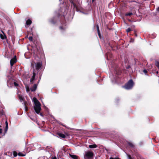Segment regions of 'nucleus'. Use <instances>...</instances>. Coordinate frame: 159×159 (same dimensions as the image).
Here are the masks:
<instances>
[{
    "label": "nucleus",
    "mask_w": 159,
    "mask_h": 159,
    "mask_svg": "<svg viewBox=\"0 0 159 159\" xmlns=\"http://www.w3.org/2000/svg\"><path fill=\"white\" fill-rule=\"evenodd\" d=\"M67 12V10L66 7H63L61 8L59 10V13L58 14V17L59 18L61 17L62 19H63V22L61 21L62 24H64L65 23V21L64 20L65 16Z\"/></svg>",
    "instance_id": "obj_1"
},
{
    "label": "nucleus",
    "mask_w": 159,
    "mask_h": 159,
    "mask_svg": "<svg viewBox=\"0 0 159 159\" xmlns=\"http://www.w3.org/2000/svg\"><path fill=\"white\" fill-rule=\"evenodd\" d=\"M33 101L35 105L34 107V109L36 113L39 114L41 110L40 103L35 98H33Z\"/></svg>",
    "instance_id": "obj_2"
},
{
    "label": "nucleus",
    "mask_w": 159,
    "mask_h": 159,
    "mask_svg": "<svg viewBox=\"0 0 159 159\" xmlns=\"http://www.w3.org/2000/svg\"><path fill=\"white\" fill-rule=\"evenodd\" d=\"M93 153L92 152L87 151L84 154V159H93Z\"/></svg>",
    "instance_id": "obj_3"
},
{
    "label": "nucleus",
    "mask_w": 159,
    "mask_h": 159,
    "mask_svg": "<svg viewBox=\"0 0 159 159\" xmlns=\"http://www.w3.org/2000/svg\"><path fill=\"white\" fill-rule=\"evenodd\" d=\"M34 43L36 49V51L34 52V54L35 55H38L39 54V49H40L41 48V43L39 41L37 40L34 41Z\"/></svg>",
    "instance_id": "obj_4"
},
{
    "label": "nucleus",
    "mask_w": 159,
    "mask_h": 159,
    "mask_svg": "<svg viewBox=\"0 0 159 159\" xmlns=\"http://www.w3.org/2000/svg\"><path fill=\"white\" fill-rule=\"evenodd\" d=\"M34 65H35L36 69L39 70L41 68L42 65V62L41 61L37 62L36 63L32 62L31 64V67H32L33 68H34Z\"/></svg>",
    "instance_id": "obj_5"
},
{
    "label": "nucleus",
    "mask_w": 159,
    "mask_h": 159,
    "mask_svg": "<svg viewBox=\"0 0 159 159\" xmlns=\"http://www.w3.org/2000/svg\"><path fill=\"white\" fill-rule=\"evenodd\" d=\"M133 85L134 83L132 80H130L125 84L124 87L126 89H129L133 87Z\"/></svg>",
    "instance_id": "obj_6"
},
{
    "label": "nucleus",
    "mask_w": 159,
    "mask_h": 159,
    "mask_svg": "<svg viewBox=\"0 0 159 159\" xmlns=\"http://www.w3.org/2000/svg\"><path fill=\"white\" fill-rule=\"evenodd\" d=\"M17 61L16 57V56H15L10 60V63L11 66H12L14 65V64L16 63Z\"/></svg>",
    "instance_id": "obj_7"
},
{
    "label": "nucleus",
    "mask_w": 159,
    "mask_h": 159,
    "mask_svg": "<svg viewBox=\"0 0 159 159\" xmlns=\"http://www.w3.org/2000/svg\"><path fill=\"white\" fill-rule=\"evenodd\" d=\"M57 20L54 17L52 18L50 20V22L51 24H54L56 23Z\"/></svg>",
    "instance_id": "obj_8"
},
{
    "label": "nucleus",
    "mask_w": 159,
    "mask_h": 159,
    "mask_svg": "<svg viewBox=\"0 0 159 159\" xmlns=\"http://www.w3.org/2000/svg\"><path fill=\"white\" fill-rule=\"evenodd\" d=\"M69 155L73 159H78L79 157L76 155L70 154Z\"/></svg>",
    "instance_id": "obj_9"
},
{
    "label": "nucleus",
    "mask_w": 159,
    "mask_h": 159,
    "mask_svg": "<svg viewBox=\"0 0 159 159\" xmlns=\"http://www.w3.org/2000/svg\"><path fill=\"white\" fill-rule=\"evenodd\" d=\"M32 23V21L30 19H28L26 21V25L29 26Z\"/></svg>",
    "instance_id": "obj_10"
},
{
    "label": "nucleus",
    "mask_w": 159,
    "mask_h": 159,
    "mask_svg": "<svg viewBox=\"0 0 159 159\" xmlns=\"http://www.w3.org/2000/svg\"><path fill=\"white\" fill-rule=\"evenodd\" d=\"M125 67L126 69H129L130 68V66L128 62H127V60H125Z\"/></svg>",
    "instance_id": "obj_11"
},
{
    "label": "nucleus",
    "mask_w": 159,
    "mask_h": 159,
    "mask_svg": "<svg viewBox=\"0 0 159 159\" xmlns=\"http://www.w3.org/2000/svg\"><path fill=\"white\" fill-rule=\"evenodd\" d=\"M57 135L59 136V137L62 138H65L66 137L65 135L64 134L62 133H58L57 134Z\"/></svg>",
    "instance_id": "obj_12"
},
{
    "label": "nucleus",
    "mask_w": 159,
    "mask_h": 159,
    "mask_svg": "<svg viewBox=\"0 0 159 159\" xmlns=\"http://www.w3.org/2000/svg\"><path fill=\"white\" fill-rule=\"evenodd\" d=\"M35 76V72L34 71L33 72V75L32 77L30 79V82H32L34 80Z\"/></svg>",
    "instance_id": "obj_13"
},
{
    "label": "nucleus",
    "mask_w": 159,
    "mask_h": 159,
    "mask_svg": "<svg viewBox=\"0 0 159 159\" xmlns=\"http://www.w3.org/2000/svg\"><path fill=\"white\" fill-rule=\"evenodd\" d=\"M89 147L91 148H94L97 147V145L95 144L90 145H89Z\"/></svg>",
    "instance_id": "obj_14"
},
{
    "label": "nucleus",
    "mask_w": 159,
    "mask_h": 159,
    "mask_svg": "<svg viewBox=\"0 0 159 159\" xmlns=\"http://www.w3.org/2000/svg\"><path fill=\"white\" fill-rule=\"evenodd\" d=\"M37 85L35 84H34V85L33 88L31 89V90L32 91H34L35 90L36 88H37Z\"/></svg>",
    "instance_id": "obj_15"
},
{
    "label": "nucleus",
    "mask_w": 159,
    "mask_h": 159,
    "mask_svg": "<svg viewBox=\"0 0 159 159\" xmlns=\"http://www.w3.org/2000/svg\"><path fill=\"white\" fill-rule=\"evenodd\" d=\"M0 37L2 39H4L6 38V36L5 34L3 35L1 34H0Z\"/></svg>",
    "instance_id": "obj_16"
},
{
    "label": "nucleus",
    "mask_w": 159,
    "mask_h": 159,
    "mask_svg": "<svg viewBox=\"0 0 159 159\" xmlns=\"http://www.w3.org/2000/svg\"><path fill=\"white\" fill-rule=\"evenodd\" d=\"M155 64L156 66L159 69V62L157 61H156Z\"/></svg>",
    "instance_id": "obj_17"
},
{
    "label": "nucleus",
    "mask_w": 159,
    "mask_h": 159,
    "mask_svg": "<svg viewBox=\"0 0 159 159\" xmlns=\"http://www.w3.org/2000/svg\"><path fill=\"white\" fill-rule=\"evenodd\" d=\"M133 14L131 12H129L128 13H126L125 14V16H130L132 15Z\"/></svg>",
    "instance_id": "obj_18"
},
{
    "label": "nucleus",
    "mask_w": 159,
    "mask_h": 159,
    "mask_svg": "<svg viewBox=\"0 0 159 159\" xmlns=\"http://www.w3.org/2000/svg\"><path fill=\"white\" fill-rule=\"evenodd\" d=\"M19 98L21 101H22L23 100L24 98L21 96L20 95H18Z\"/></svg>",
    "instance_id": "obj_19"
},
{
    "label": "nucleus",
    "mask_w": 159,
    "mask_h": 159,
    "mask_svg": "<svg viewBox=\"0 0 159 159\" xmlns=\"http://www.w3.org/2000/svg\"><path fill=\"white\" fill-rule=\"evenodd\" d=\"M13 155L14 157H16L17 155V152L15 151H14L13 152Z\"/></svg>",
    "instance_id": "obj_20"
},
{
    "label": "nucleus",
    "mask_w": 159,
    "mask_h": 159,
    "mask_svg": "<svg viewBox=\"0 0 159 159\" xmlns=\"http://www.w3.org/2000/svg\"><path fill=\"white\" fill-rule=\"evenodd\" d=\"M132 30L130 28H128L126 30V31L127 33L131 31Z\"/></svg>",
    "instance_id": "obj_21"
},
{
    "label": "nucleus",
    "mask_w": 159,
    "mask_h": 159,
    "mask_svg": "<svg viewBox=\"0 0 159 159\" xmlns=\"http://www.w3.org/2000/svg\"><path fill=\"white\" fill-rule=\"evenodd\" d=\"M59 29L60 30H65V28H63V26H60L59 27Z\"/></svg>",
    "instance_id": "obj_22"
},
{
    "label": "nucleus",
    "mask_w": 159,
    "mask_h": 159,
    "mask_svg": "<svg viewBox=\"0 0 159 159\" xmlns=\"http://www.w3.org/2000/svg\"><path fill=\"white\" fill-rule=\"evenodd\" d=\"M29 39L30 41H33V38L32 36H30L29 38Z\"/></svg>",
    "instance_id": "obj_23"
},
{
    "label": "nucleus",
    "mask_w": 159,
    "mask_h": 159,
    "mask_svg": "<svg viewBox=\"0 0 159 159\" xmlns=\"http://www.w3.org/2000/svg\"><path fill=\"white\" fill-rule=\"evenodd\" d=\"M18 155L20 156H24L25 155L22 154V153L21 152L19 153H18Z\"/></svg>",
    "instance_id": "obj_24"
},
{
    "label": "nucleus",
    "mask_w": 159,
    "mask_h": 159,
    "mask_svg": "<svg viewBox=\"0 0 159 159\" xmlns=\"http://www.w3.org/2000/svg\"><path fill=\"white\" fill-rule=\"evenodd\" d=\"M129 146H130L131 147H134V145L132 143H129Z\"/></svg>",
    "instance_id": "obj_25"
},
{
    "label": "nucleus",
    "mask_w": 159,
    "mask_h": 159,
    "mask_svg": "<svg viewBox=\"0 0 159 159\" xmlns=\"http://www.w3.org/2000/svg\"><path fill=\"white\" fill-rule=\"evenodd\" d=\"M14 85L16 87L17 86H18V84L16 82H14Z\"/></svg>",
    "instance_id": "obj_26"
},
{
    "label": "nucleus",
    "mask_w": 159,
    "mask_h": 159,
    "mask_svg": "<svg viewBox=\"0 0 159 159\" xmlns=\"http://www.w3.org/2000/svg\"><path fill=\"white\" fill-rule=\"evenodd\" d=\"M25 110L26 111H27L28 110V107L26 106L25 107Z\"/></svg>",
    "instance_id": "obj_27"
},
{
    "label": "nucleus",
    "mask_w": 159,
    "mask_h": 159,
    "mask_svg": "<svg viewBox=\"0 0 159 159\" xmlns=\"http://www.w3.org/2000/svg\"><path fill=\"white\" fill-rule=\"evenodd\" d=\"M143 71L145 74H146L148 72L147 70H143Z\"/></svg>",
    "instance_id": "obj_28"
},
{
    "label": "nucleus",
    "mask_w": 159,
    "mask_h": 159,
    "mask_svg": "<svg viewBox=\"0 0 159 159\" xmlns=\"http://www.w3.org/2000/svg\"><path fill=\"white\" fill-rule=\"evenodd\" d=\"M96 28H97V31L99 30V26H98V25H96Z\"/></svg>",
    "instance_id": "obj_29"
},
{
    "label": "nucleus",
    "mask_w": 159,
    "mask_h": 159,
    "mask_svg": "<svg viewBox=\"0 0 159 159\" xmlns=\"http://www.w3.org/2000/svg\"><path fill=\"white\" fill-rule=\"evenodd\" d=\"M6 125V127L7 128L8 127V123L7 121H6L5 122Z\"/></svg>",
    "instance_id": "obj_30"
},
{
    "label": "nucleus",
    "mask_w": 159,
    "mask_h": 159,
    "mask_svg": "<svg viewBox=\"0 0 159 159\" xmlns=\"http://www.w3.org/2000/svg\"><path fill=\"white\" fill-rule=\"evenodd\" d=\"M52 159H58V158L57 159L56 157L55 156V157H53L52 158Z\"/></svg>",
    "instance_id": "obj_31"
},
{
    "label": "nucleus",
    "mask_w": 159,
    "mask_h": 159,
    "mask_svg": "<svg viewBox=\"0 0 159 159\" xmlns=\"http://www.w3.org/2000/svg\"><path fill=\"white\" fill-rule=\"evenodd\" d=\"M110 159H120L118 158H113V157H111L110 158Z\"/></svg>",
    "instance_id": "obj_32"
},
{
    "label": "nucleus",
    "mask_w": 159,
    "mask_h": 159,
    "mask_svg": "<svg viewBox=\"0 0 159 159\" xmlns=\"http://www.w3.org/2000/svg\"><path fill=\"white\" fill-rule=\"evenodd\" d=\"M73 6H74V7H75V8H77V7L75 4Z\"/></svg>",
    "instance_id": "obj_33"
},
{
    "label": "nucleus",
    "mask_w": 159,
    "mask_h": 159,
    "mask_svg": "<svg viewBox=\"0 0 159 159\" xmlns=\"http://www.w3.org/2000/svg\"><path fill=\"white\" fill-rule=\"evenodd\" d=\"M2 129H0V134H2Z\"/></svg>",
    "instance_id": "obj_34"
},
{
    "label": "nucleus",
    "mask_w": 159,
    "mask_h": 159,
    "mask_svg": "<svg viewBox=\"0 0 159 159\" xmlns=\"http://www.w3.org/2000/svg\"><path fill=\"white\" fill-rule=\"evenodd\" d=\"M156 10L157 11L159 12V7L156 9Z\"/></svg>",
    "instance_id": "obj_35"
},
{
    "label": "nucleus",
    "mask_w": 159,
    "mask_h": 159,
    "mask_svg": "<svg viewBox=\"0 0 159 159\" xmlns=\"http://www.w3.org/2000/svg\"><path fill=\"white\" fill-rule=\"evenodd\" d=\"M97 32H98V34H100V30H98V31H97Z\"/></svg>",
    "instance_id": "obj_36"
},
{
    "label": "nucleus",
    "mask_w": 159,
    "mask_h": 159,
    "mask_svg": "<svg viewBox=\"0 0 159 159\" xmlns=\"http://www.w3.org/2000/svg\"><path fill=\"white\" fill-rule=\"evenodd\" d=\"M98 34V35L99 36V37H100V38H101V34Z\"/></svg>",
    "instance_id": "obj_37"
},
{
    "label": "nucleus",
    "mask_w": 159,
    "mask_h": 159,
    "mask_svg": "<svg viewBox=\"0 0 159 159\" xmlns=\"http://www.w3.org/2000/svg\"><path fill=\"white\" fill-rule=\"evenodd\" d=\"M73 3H74L72 1H71V3L72 4H73Z\"/></svg>",
    "instance_id": "obj_38"
},
{
    "label": "nucleus",
    "mask_w": 159,
    "mask_h": 159,
    "mask_svg": "<svg viewBox=\"0 0 159 159\" xmlns=\"http://www.w3.org/2000/svg\"><path fill=\"white\" fill-rule=\"evenodd\" d=\"M27 91H29V88H28V89H27Z\"/></svg>",
    "instance_id": "obj_39"
},
{
    "label": "nucleus",
    "mask_w": 159,
    "mask_h": 159,
    "mask_svg": "<svg viewBox=\"0 0 159 159\" xmlns=\"http://www.w3.org/2000/svg\"><path fill=\"white\" fill-rule=\"evenodd\" d=\"M95 0H92L93 2Z\"/></svg>",
    "instance_id": "obj_40"
},
{
    "label": "nucleus",
    "mask_w": 159,
    "mask_h": 159,
    "mask_svg": "<svg viewBox=\"0 0 159 159\" xmlns=\"http://www.w3.org/2000/svg\"><path fill=\"white\" fill-rule=\"evenodd\" d=\"M75 3H73V4H72L73 5H74Z\"/></svg>",
    "instance_id": "obj_41"
},
{
    "label": "nucleus",
    "mask_w": 159,
    "mask_h": 159,
    "mask_svg": "<svg viewBox=\"0 0 159 159\" xmlns=\"http://www.w3.org/2000/svg\"><path fill=\"white\" fill-rule=\"evenodd\" d=\"M156 72L157 74L158 73V72L157 71Z\"/></svg>",
    "instance_id": "obj_42"
},
{
    "label": "nucleus",
    "mask_w": 159,
    "mask_h": 159,
    "mask_svg": "<svg viewBox=\"0 0 159 159\" xmlns=\"http://www.w3.org/2000/svg\"><path fill=\"white\" fill-rule=\"evenodd\" d=\"M114 68L115 69L114 70H116V68Z\"/></svg>",
    "instance_id": "obj_43"
},
{
    "label": "nucleus",
    "mask_w": 159,
    "mask_h": 159,
    "mask_svg": "<svg viewBox=\"0 0 159 159\" xmlns=\"http://www.w3.org/2000/svg\"><path fill=\"white\" fill-rule=\"evenodd\" d=\"M61 0H59V1L61 2Z\"/></svg>",
    "instance_id": "obj_44"
},
{
    "label": "nucleus",
    "mask_w": 159,
    "mask_h": 159,
    "mask_svg": "<svg viewBox=\"0 0 159 159\" xmlns=\"http://www.w3.org/2000/svg\"><path fill=\"white\" fill-rule=\"evenodd\" d=\"M32 68H31V69H32L33 68H33L32 67Z\"/></svg>",
    "instance_id": "obj_45"
}]
</instances>
